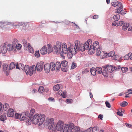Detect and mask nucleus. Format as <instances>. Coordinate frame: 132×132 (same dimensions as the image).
<instances>
[{
    "label": "nucleus",
    "mask_w": 132,
    "mask_h": 132,
    "mask_svg": "<svg viewBox=\"0 0 132 132\" xmlns=\"http://www.w3.org/2000/svg\"><path fill=\"white\" fill-rule=\"evenodd\" d=\"M68 125V124H64L62 122L60 121L57 122L56 126H55L53 129H55L57 130L60 131L61 132H67Z\"/></svg>",
    "instance_id": "nucleus-3"
},
{
    "label": "nucleus",
    "mask_w": 132,
    "mask_h": 132,
    "mask_svg": "<svg viewBox=\"0 0 132 132\" xmlns=\"http://www.w3.org/2000/svg\"><path fill=\"white\" fill-rule=\"evenodd\" d=\"M77 67V65L75 63L72 62L71 64V68L72 69H74Z\"/></svg>",
    "instance_id": "nucleus-45"
},
{
    "label": "nucleus",
    "mask_w": 132,
    "mask_h": 132,
    "mask_svg": "<svg viewBox=\"0 0 132 132\" xmlns=\"http://www.w3.org/2000/svg\"><path fill=\"white\" fill-rule=\"evenodd\" d=\"M61 64L59 62H57L55 63V67L56 69L57 70H59L61 68Z\"/></svg>",
    "instance_id": "nucleus-30"
},
{
    "label": "nucleus",
    "mask_w": 132,
    "mask_h": 132,
    "mask_svg": "<svg viewBox=\"0 0 132 132\" xmlns=\"http://www.w3.org/2000/svg\"><path fill=\"white\" fill-rule=\"evenodd\" d=\"M6 119V116L5 115H2L0 116V120L3 121Z\"/></svg>",
    "instance_id": "nucleus-36"
},
{
    "label": "nucleus",
    "mask_w": 132,
    "mask_h": 132,
    "mask_svg": "<svg viewBox=\"0 0 132 132\" xmlns=\"http://www.w3.org/2000/svg\"><path fill=\"white\" fill-rule=\"evenodd\" d=\"M38 91L40 93H42L44 91V88L43 86H40L38 89Z\"/></svg>",
    "instance_id": "nucleus-40"
},
{
    "label": "nucleus",
    "mask_w": 132,
    "mask_h": 132,
    "mask_svg": "<svg viewBox=\"0 0 132 132\" xmlns=\"http://www.w3.org/2000/svg\"><path fill=\"white\" fill-rule=\"evenodd\" d=\"M18 40L16 39H14L13 41V42L12 43L13 45H14V46H15V45H16V44H18Z\"/></svg>",
    "instance_id": "nucleus-52"
},
{
    "label": "nucleus",
    "mask_w": 132,
    "mask_h": 132,
    "mask_svg": "<svg viewBox=\"0 0 132 132\" xmlns=\"http://www.w3.org/2000/svg\"><path fill=\"white\" fill-rule=\"evenodd\" d=\"M97 73L100 74L102 72V70L101 68L100 67H97L95 68Z\"/></svg>",
    "instance_id": "nucleus-33"
},
{
    "label": "nucleus",
    "mask_w": 132,
    "mask_h": 132,
    "mask_svg": "<svg viewBox=\"0 0 132 132\" xmlns=\"http://www.w3.org/2000/svg\"><path fill=\"white\" fill-rule=\"evenodd\" d=\"M15 66V63L13 62L11 63L10 65L9 69L10 70H12L14 68Z\"/></svg>",
    "instance_id": "nucleus-38"
},
{
    "label": "nucleus",
    "mask_w": 132,
    "mask_h": 132,
    "mask_svg": "<svg viewBox=\"0 0 132 132\" xmlns=\"http://www.w3.org/2000/svg\"><path fill=\"white\" fill-rule=\"evenodd\" d=\"M34 55L35 56L37 57H38L40 56L39 51H35Z\"/></svg>",
    "instance_id": "nucleus-47"
},
{
    "label": "nucleus",
    "mask_w": 132,
    "mask_h": 132,
    "mask_svg": "<svg viewBox=\"0 0 132 132\" xmlns=\"http://www.w3.org/2000/svg\"><path fill=\"white\" fill-rule=\"evenodd\" d=\"M122 28V30L125 31L127 30L128 27L129 26V24L127 23H123Z\"/></svg>",
    "instance_id": "nucleus-28"
},
{
    "label": "nucleus",
    "mask_w": 132,
    "mask_h": 132,
    "mask_svg": "<svg viewBox=\"0 0 132 132\" xmlns=\"http://www.w3.org/2000/svg\"><path fill=\"white\" fill-rule=\"evenodd\" d=\"M57 94L59 95H62V90H59L57 93Z\"/></svg>",
    "instance_id": "nucleus-59"
},
{
    "label": "nucleus",
    "mask_w": 132,
    "mask_h": 132,
    "mask_svg": "<svg viewBox=\"0 0 132 132\" xmlns=\"http://www.w3.org/2000/svg\"><path fill=\"white\" fill-rule=\"evenodd\" d=\"M98 128L97 127H90L88 129V130L89 131V130L92 131V132H104V131L101 129L99 131Z\"/></svg>",
    "instance_id": "nucleus-18"
},
{
    "label": "nucleus",
    "mask_w": 132,
    "mask_h": 132,
    "mask_svg": "<svg viewBox=\"0 0 132 132\" xmlns=\"http://www.w3.org/2000/svg\"><path fill=\"white\" fill-rule=\"evenodd\" d=\"M61 70L64 72H67L68 70V67H67V66H66L65 67H63L61 68Z\"/></svg>",
    "instance_id": "nucleus-46"
},
{
    "label": "nucleus",
    "mask_w": 132,
    "mask_h": 132,
    "mask_svg": "<svg viewBox=\"0 0 132 132\" xmlns=\"http://www.w3.org/2000/svg\"><path fill=\"white\" fill-rule=\"evenodd\" d=\"M66 93H67V92H66V91L65 90L63 92V94H62V97H63V98H65V97H66Z\"/></svg>",
    "instance_id": "nucleus-56"
},
{
    "label": "nucleus",
    "mask_w": 132,
    "mask_h": 132,
    "mask_svg": "<svg viewBox=\"0 0 132 132\" xmlns=\"http://www.w3.org/2000/svg\"><path fill=\"white\" fill-rule=\"evenodd\" d=\"M73 101L72 99H68L65 101V102L67 103H71Z\"/></svg>",
    "instance_id": "nucleus-54"
},
{
    "label": "nucleus",
    "mask_w": 132,
    "mask_h": 132,
    "mask_svg": "<svg viewBox=\"0 0 132 132\" xmlns=\"http://www.w3.org/2000/svg\"><path fill=\"white\" fill-rule=\"evenodd\" d=\"M128 103L126 101H124L121 103H120V105L121 107H125L128 105Z\"/></svg>",
    "instance_id": "nucleus-42"
},
{
    "label": "nucleus",
    "mask_w": 132,
    "mask_h": 132,
    "mask_svg": "<svg viewBox=\"0 0 132 132\" xmlns=\"http://www.w3.org/2000/svg\"><path fill=\"white\" fill-rule=\"evenodd\" d=\"M108 73L109 72L106 69H105L103 71L102 74L105 77H107L108 76Z\"/></svg>",
    "instance_id": "nucleus-34"
},
{
    "label": "nucleus",
    "mask_w": 132,
    "mask_h": 132,
    "mask_svg": "<svg viewBox=\"0 0 132 132\" xmlns=\"http://www.w3.org/2000/svg\"><path fill=\"white\" fill-rule=\"evenodd\" d=\"M120 15L119 14H117L113 16V19L115 21H118L120 19Z\"/></svg>",
    "instance_id": "nucleus-39"
},
{
    "label": "nucleus",
    "mask_w": 132,
    "mask_h": 132,
    "mask_svg": "<svg viewBox=\"0 0 132 132\" xmlns=\"http://www.w3.org/2000/svg\"><path fill=\"white\" fill-rule=\"evenodd\" d=\"M75 45L71 44L70 45L72 47L71 49L73 53L76 54L78 51H84L83 48V44H81L79 41L78 40H76L75 42Z\"/></svg>",
    "instance_id": "nucleus-2"
},
{
    "label": "nucleus",
    "mask_w": 132,
    "mask_h": 132,
    "mask_svg": "<svg viewBox=\"0 0 132 132\" xmlns=\"http://www.w3.org/2000/svg\"><path fill=\"white\" fill-rule=\"evenodd\" d=\"M3 69L4 71H6L7 70V66L6 64H4L3 65Z\"/></svg>",
    "instance_id": "nucleus-51"
},
{
    "label": "nucleus",
    "mask_w": 132,
    "mask_h": 132,
    "mask_svg": "<svg viewBox=\"0 0 132 132\" xmlns=\"http://www.w3.org/2000/svg\"><path fill=\"white\" fill-rule=\"evenodd\" d=\"M23 44L25 46L26 45H27V40L25 39H23Z\"/></svg>",
    "instance_id": "nucleus-62"
},
{
    "label": "nucleus",
    "mask_w": 132,
    "mask_h": 132,
    "mask_svg": "<svg viewBox=\"0 0 132 132\" xmlns=\"http://www.w3.org/2000/svg\"><path fill=\"white\" fill-rule=\"evenodd\" d=\"M22 47V45L21 44L18 43L16 44V48L18 50H20Z\"/></svg>",
    "instance_id": "nucleus-48"
},
{
    "label": "nucleus",
    "mask_w": 132,
    "mask_h": 132,
    "mask_svg": "<svg viewBox=\"0 0 132 132\" xmlns=\"http://www.w3.org/2000/svg\"><path fill=\"white\" fill-rule=\"evenodd\" d=\"M90 71L91 74L93 76H95L97 72L95 68L93 67H92V68L90 69Z\"/></svg>",
    "instance_id": "nucleus-29"
},
{
    "label": "nucleus",
    "mask_w": 132,
    "mask_h": 132,
    "mask_svg": "<svg viewBox=\"0 0 132 132\" xmlns=\"http://www.w3.org/2000/svg\"><path fill=\"white\" fill-rule=\"evenodd\" d=\"M44 126H48V128L50 129H53L55 128V125L54 124V120L52 118L47 119L46 121L44 124Z\"/></svg>",
    "instance_id": "nucleus-6"
},
{
    "label": "nucleus",
    "mask_w": 132,
    "mask_h": 132,
    "mask_svg": "<svg viewBox=\"0 0 132 132\" xmlns=\"http://www.w3.org/2000/svg\"><path fill=\"white\" fill-rule=\"evenodd\" d=\"M118 112H117V114L120 116H123V113L124 112V110L121 108H120L119 109H117Z\"/></svg>",
    "instance_id": "nucleus-23"
},
{
    "label": "nucleus",
    "mask_w": 132,
    "mask_h": 132,
    "mask_svg": "<svg viewBox=\"0 0 132 132\" xmlns=\"http://www.w3.org/2000/svg\"><path fill=\"white\" fill-rule=\"evenodd\" d=\"M111 4L112 5L114 6H117L118 8L121 7V6H122V4L120 2H119L118 1L116 0H113Z\"/></svg>",
    "instance_id": "nucleus-16"
},
{
    "label": "nucleus",
    "mask_w": 132,
    "mask_h": 132,
    "mask_svg": "<svg viewBox=\"0 0 132 132\" xmlns=\"http://www.w3.org/2000/svg\"><path fill=\"white\" fill-rule=\"evenodd\" d=\"M44 65V63L42 61L37 63L36 65V69L37 71H42L43 69Z\"/></svg>",
    "instance_id": "nucleus-13"
},
{
    "label": "nucleus",
    "mask_w": 132,
    "mask_h": 132,
    "mask_svg": "<svg viewBox=\"0 0 132 132\" xmlns=\"http://www.w3.org/2000/svg\"><path fill=\"white\" fill-rule=\"evenodd\" d=\"M24 67V65L21 63L19 64V65L17 64L16 65V68L19 69H20V68L22 70H23Z\"/></svg>",
    "instance_id": "nucleus-35"
},
{
    "label": "nucleus",
    "mask_w": 132,
    "mask_h": 132,
    "mask_svg": "<svg viewBox=\"0 0 132 132\" xmlns=\"http://www.w3.org/2000/svg\"><path fill=\"white\" fill-rule=\"evenodd\" d=\"M19 117H20V115L17 113H15V117L16 119H18Z\"/></svg>",
    "instance_id": "nucleus-60"
},
{
    "label": "nucleus",
    "mask_w": 132,
    "mask_h": 132,
    "mask_svg": "<svg viewBox=\"0 0 132 132\" xmlns=\"http://www.w3.org/2000/svg\"><path fill=\"white\" fill-rule=\"evenodd\" d=\"M59 88L60 86L58 84L55 85L53 87V90L55 91H57Z\"/></svg>",
    "instance_id": "nucleus-37"
},
{
    "label": "nucleus",
    "mask_w": 132,
    "mask_h": 132,
    "mask_svg": "<svg viewBox=\"0 0 132 132\" xmlns=\"http://www.w3.org/2000/svg\"><path fill=\"white\" fill-rule=\"evenodd\" d=\"M105 104L106 105V106L107 107H110L111 105L110 103L108 101H106L105 102Z\"/></svg>",
    "instance_id": "nucleus-58"
},
{
    "label": "nucleus",
    "mask_w": 132,
    "mask_h": 132,
    "mask_svg": "<svg viewBox=\"0 0 132 132\" xmlns=\"http://www.w3.org/2000/svg\"><path fill=\"white\" fill-rule=\"evenodd\" d=\"M124 58L125 60H127L130 59L129 53L128 55H125L124 57Z\"/></svg>",
    "instance_id": "nucleus-55"
},
{
    "label": "nucleus",
    "mask_w": 132,
    "mask_h": 132,
    "mask_svg": "<svg viewBox=\"0 0 132 132\" xmlns=\"http://www.w3.org/2000/svg\"><path fill=\"white\" fill-rule=\"evenodd\" d=\"M114 54L115 53L114 51H111L107 54V55L109 56L112 57L113 56H114Z\"/></svg>",
    "instance_id": "nucleus-43"
},
{
    "label": "nucleus",
    "mask_w": 132,
    "mask_h": 132,
    "mask_svg": "<svg viewBox=\"0 0 132 132\" xmlns=\"http://www.w3.org/2000/svg\"><path fill=\"white\" fill-rule=\"evenodd\" d=\"M38 116V125L39 126L45 123V116L43 114H40Z\"/></svg>",
    "instance_id": "nucleus-9"
},
{
    "label": "nucleus",
    "mask_w": 132,
    "mask_h": 132,
    "mask_svg": "<svg viewBox=\"0 0 132 132\" xmlns=\"http://www.w3.org/2000/svg\"><path fill=\"white\" fill-rule=\"evenodd\" d=\"M29 25L28 24L26 23L25 25L24 24V25L23 26V28L26 30V29H28V27H29Z\"/></svg>",
    "instance_id": "nucleus-50"
},
{
    "label": "nucleus",
    "mask_w": 132,
    "mask_h": 132,
    "mask_svg": "<svg viewBox=\"0 0 132 132\" xmlns=\"http://www.w3.org/2000/svg\"><path fill=\"white\" fill-rule=\"evenodd\" d=\"M29 112L26 111L22 113L20 115V119L21 120H24L29 119Z\"/></svg>",
    "instance_id": "nucleus-10"
},
{
    "label": "nucleus",
    "mask_w": 132,
    "mask_h": 132,
    "mask_svg": "<svg viewBox=\"0 0 132 132\" xmlns=\"http://www.w3.org/2000/svg\"><path fill=\"white\" fill-rule=\"evenodd\" d=\"M44 68L45 72L46 73H49L50 71V64H46L44 65Z\"/></svg>",
    "instance_id": "nucleus-22"
},
{
    "label": "nucleus",
    "mask_w": 132,
    "mask_h": 132,
    "mask_svg": "<svg viewBox=\"0 0 132 132\" xmlns=\"http://www.w3.org/2000/svg\"><path fill=\"white\" fill-rule=\"evenodd\" d=\"M122 8V6H121V7H119L117 8V9L116 10L115 12L117 13H119L121 14H125L126 13V11L125 9H122L121 10V9Z\"/></svg>",
    "instance_id": "nucleus-17"
},
{
    "label": "nucleus",
    "mask_w": 132,
    "mask_h": 132,
    "mask_svg": "<svg viewBox=\"0 0 132 132\" xmlns=\"http://www.w3.org/2000/svg\"><path fill=\"white\" fill-rule=\"evenodd\" d=\"M28 46L29 52L32 53H33L34 52V51L33 48L31 47L30 46V44H28Z\"/></svg>",
    "instance_id": "nucleus-32"
},
{
    "label": "nucleus",
    "mask_w": 132,
    "mask_h": 132,
    "mask_svg": "<svg viewBox=\"0 0 132 132\" xmlns=\"http://www.w3.org/2000/svg\"><path fill=\"white\" fill-rule=\"evenodd\" d=\"M48 100L50 102H54L55 101L54 98L52 97H50L48 99Z\"/></svg>",
    "instance_id": "nucleus-57"
},
{
    "label": "nucleus",
    "mask_w": 132,
    "mask_h": 132,
    "mask_svg": "<svg viewBox=\"0 0 132 132\" xmlns=\"http://www.w3.org/2000/svg\"><path fill=\"white\" fill-rule=\"evenodd\" d=\"M50 67L51 70L52 71H54L55 68V63L54 62H51L50 63Z\"/></svg>",
    "instance_id": "nucleus-24"
},
{
    "label": "nucleus",
    "mask_w": 132,
    "mask_h": 132,
    "mask_svg": "<svg viewBox=\"0 0 132 132\" xmlns=\"http://www.w3.org/2000/svg\"><path fill=\"white\" fill-rule=\"evenodd\" d=\"M7 48L8 51H13L15 52L16 50L15 47L14 46V45L10 44H9L7 45Z\"/></svg>",
    "instance_id": "nucleus-19"
},
{
    "label": "nucleus",
    "mask_w": 132,
    "mask_h": 132,
    "mask_svg": "<svg viewBox=\"0 0 132 132\" xmlns=\"http://www.w3.org/2000/svg\"><path fill=\"white\" fill-rule=\"evenodd\" d=\"M107 55V54L105 53L104 51H102L100 55L101 58L102 59H103Z\"/></svg>",
    "instance_id": "nucleus-31"
},
{
    "label": "nucleus",
    "mask_w": 132,
    "mask_h": 132,
    "mask_svg": "<svg viewBox=\"0 0 132 132\" xmlns=\"http://www.w3.org/2000/svg\"><path fill=\"white\" fill-rule=\"evenodd\" d=\"M96 50V55L97 56H99L101 52V49L99 48L97 49Z\"/></svg>",
    "instance_id": "nucleus-44"
},
{
    "label": "nucleus",
    "mask_w": 132,
    "mask_h": 132,
    "mask_svg": "<svg viewBox=\"0 0 132 132\" xmlns=\"http://www.w3.org/2000/svg\"><path fill=\"white\" fill-rule=\"evenodd\" d=\"M39 114H37L33 116V117L32 119H31L29 120V118L28 119V121L29 122H30L32 123L35 124H36L38 123V116Z\"/></svg>",
    "instance_id": "nucleus-8"
},
{
    "label": "nucleus",
    "mask_w": 132,
    "mask_h": 132,
    "mask_svg": "<svg viewBox=\"0 0 132 132\" xmlns=\"http://www.w3.org/2000/svg\"><path fill=\"white\" fill-rule=\"evenodd\" d=\"M9 24V23L6 22H0V27L1 28H6L7 27V25Z\"/></svg>",
    "instance_id": "nucleus-25"
},
{
    "label": "nucleus",
    "mask_w": 132,
    "mask_h": 132,
    "mask_svg": "<svg viewBox=\"0 0 132 132\" xmlns=\"http://www.w3.org/2000/svg\"><path fill=\"white\" fill-rule=\"evenodd\" d=\"M40 52L42 55H45L47 53V48L46 46H44L40 50Z\"/></svg>",
    "instance_id": "nucleus-20"
},
{
    "label": "nucleus",
    "mask_w": 132,
    "mask_h": 132,
    "mask_svg": "<svg viewBox=\"0 0 132 132\" xmlns=\"http://www.w3.org/2000/svg\"><path fill=\"white\" fill-rule=\"evenodd\" d=\"M98 18V15H94L93 16V18L94 19H97Z\"/></svg>",
    "instance_id": "nucleus-63"
},
{
    "label": "nucleus",
    "mask_w": 132,
    "mask_h": 132,
    "mask_svg": "<svg viewBox=\"0 0 132 132\" xmlns=\"http://www.w3.org/2000/svg\"><path fill=\"white\" fill-rule=\"evenodd\" d=\"M23 69L26 74L31 76L32 74L35 72L36 71V67L35 65H33L30 67L28 65H25Z\"/></svg>",
    "instance_id": "nucleus-4"
},
{
    "label": "nucleus",
    "mask_w": 132,
    "mask_h": 132,
    "mask_svg": "<svg viewBox=\"0 0 132 132\" xmlns=\"http://www.w3.org/2000/svg\"><path fill=\"white\" fill-rule=\"evenodd\" d=\"M47 53H51L52 51L53 52V49L52 48V46L50 44H48L47 45Z\"/></svg>",
    "instance_id": "nucleus-27"
},
{
    "label": "nucleus",
    "mask_w": 132,
    "mask_h": 132,
    "mask_svg": "<svg viewBox=\"0 0 132 132\" xmlns=\"http://www.w3.org/2000/svg\"><path fill=\"white\" fill-rule=\"evenodd\" d=\"M67 45L65 43L62 44L60 42H57L55 45L53 46V52L54 54H59L61 53H66L67 50Z\"/></svg>",
    "instance_id": "nucleus-1"
},
{
    "label": "nucleus",
    "mask_w": 132,
    "mask_h": 132,
    "mask_svg": "<svg viewBox=\"0 0 132 132\" xmlns=\"http://www.w3.org/2000/svg\"><path fill=\"white\" fill-rule=\"evenodd\" d=\"M15 112L13 109L9 108L7 116L8 117H12L13 116Z\"/></svg>",
    "instance_id": "nucleus-21"
},
{
    "label": "nucleus",
    "mask_w": 132,
    "mask_h": 132,
    "mask_svg": "<svg viewBox=\"0 0 132 132\" xmlns=\"http://www.w3.org/2000/svg\"><path fill=\"white\" fill-rule=\"evenodd\" d=\"M103 68L106 69V70L107 71L109 72L112 73L115 70L116 67H113L111 65H106L103 66Z\"/></svg>",
    "instance_id": "nucleus-11"
},
{
    "label": "nucleus",
    "mask_w": 132,
    "mask_h": 132,
    "mask_svg": "<svg viewBox=\"0 0 132 132\" xmlns=\"http://www.w3.org/2000/svg\"><path fill=\"white\" fill-rule=\"evenodd\" d=\"M71 48L72 47L70 45L68 48L67 47V53H64L65 54L67 53V55L68 58L69 59H71L72 58L73 54H76L73 53L72 51V50L71 49Z\"/></svg>",
    "instance_id": "nucleus-12"
},
{
    "label": "nucleus",
    "mask_w": 132,
    "mask_h": 132,
    "mask_svg": "<svg viewBox=\"0 0 132 132\" xmlns=\"http://www.w3.org/2000/svg\"><path fill=\"white\" fill-rule=\"evenodd\" d=\"M67 132H78L80 130L79 127H75L74 124L71 123L69 124Z\"/></svg>",
    "instance_id": "nucleus-7"
},
{
    "label": "nucleus",
    "mask_w": 132,
    "mask_h": 132,
    "mask_svg": "<svg viewBox=\"0 0 132 132\" xmlns=\"http://www.w3.org/2000/svg\"><path fill=\"white\" fill-rule=\"evenodd\" d=\"M67 63L68 62L65 60L62 61L61 63V64L63 67L67 66Z\"/></svg>",
    "instance_id": "nucleus-41"
},
{
    "label": "nucleus",
    "mask_w": 132,
    "mask_h": 132,
    "mask_svg": "<svg viewBox=\"0 0 132 132\" xmlns=\"http://www.w3.org/2000/svg\"><path fill=\"white\" fill-rule=\"evenodd\" d=\"M99 44L98 42L97 41L94 42L92 45L91 44L90 48L89 49L88 53L90 54H94L96 50L100 47Z\"/></svg>",
    "instance_id": "nucleus-5"
},
{
    "label": "nucleus",
    "mask_w": 132,
    "mask_h": 132,
    "mask_svg": "<svg viewBox=\"0 0 132 132\" xmlns=\"http://www.w3.org/2000/svg\"><path fill=\"white\" fill-rule=\"evenodd\" d=\"M128 27V30L130 31H132V25H130Z\"/></svg>",
    "instance_id": "nucleus-64"
},
{
    "label": "nucleus",
    "mask_w": 132,
    "mask_h": 132,
    "mask_svg": "<svg viewBox=\"0 0 132 132\" xmlns=\"http://www.w3.org/2000/svg\"><path fill=\"white\" fill-rule=\"evenodd\" d=\"M35 112V109H31L30 111V114H29V120L32 119V116L33 114Z\"/></svg>",
    "instance_id": "nucleus-26"
},
{
    "label": "nucleus",
    "mask_w": 132,
    "mask_h": 132,
    "mask_svg": "<svg viewBox=\"0 0 132 132\" xmlns=\"http://www.w3.org/2000/svg\"><path fill=\"white\" fill-rule=\"evenodd\" d=\"M123 21H120L118 23H117V25L118 26H121L122 25H123V23H125Z\"/></svg>",
    "instance_id": "nucleus-53"
},
{
    "label": "nucleus",
    "mask_w": 132,
    "mask_h": 132,
    "mask_svg": "<svg viewBox=\"0 0 132 132\" xmlns=\"http://www.w3.org/2000/svg\"><path fill=\"white\" fill-rule=\"evenodd\" d=\"M92 42V40L89 39L83 45V48H84V51L85 50H87L89 48V46L91 45Z\"/></svg>",
    "instance_id": "nucleus-15"
},
{
    "label": "nucleus",
    "mask_w": 132,
    "mask_h": 132,
    "mask_svg": "<svg viewBox=\"0 0 132 132\" xmlns=\"http://www.w3.org/2000/svg\"><path fill=\"white\" fill-rule=\"evenodd\" d=\"M121 70L122 72L125 73L128 71V68L126 67H122L121 68Z\"/></svg>",
    "instance_id": "nucleus-49"
},
{
    "label": "nucleus",
    "mask_w": 132,
    "mask_h": 132,
    "mask_svg": "<svg viewBox=\"0 0 132 132\" xmlns=\"http://www.w3.org/2000/svg\"><path fill=\"white\" fill-rule=\"evenodd\" d=\"M125 125L127 127H129V128H130L132 127V125H131L129 124L128 123H125Z\"/></svg>",
    "instance_id": "nucleus-61"
},
{
    "label": "nucleus",
    "mask_w": 132,
    "mask_h": 132,
    "mask_svg": "<svg viewBox=\"0 0 132 132\" xmlns=\"http://www.w3.org/2000/svg\"><path fill=\"white\" fill-rule=\"evenodd\" d=\"M7 42H5L0 46L1 52L3 54H5L7 52Z\"/></svg>",
    "instance_id": "nucleus-14"
}]
</instances>
